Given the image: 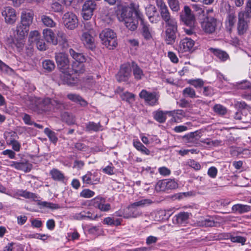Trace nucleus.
<instances>
[{"mask_svg": "<svg viewBox=\"0 0 251 251\" xmlns=\"http://www.w3.org/2000/svg\"><path fill=\"white\" fill-rule=\"evenodd\" d=\"M134 5L135 9H138L134 3H131L129 7L123 6L120 11V13L117 15L119 21L123 22L125 26L131 31H134L137 28L138 20L133 17V13L135 11L131 4Z\"/></svg>", "mask_w": 251, "mask_h": 251, "instance_id": "f257e3e1", "label": "nucleus"}, {"mask_svg": "<svg viewBox=\"0 0 251 251\" xmlns=\"http://www.w3.org/2000/svg\"><path fill=\"white\" fill-rule=\"evenodd\" d=\"M102 44L109 50H113L117 46L116 33L109 28L103 30L100 34Z\"/></svg>", "mask_w": 251, "mask_h": 251, "instance_id": "f03ea898", "label": "nucleus"}, {"mask_svg": "<svg viewBox=\"0 0 251 251\" xmlns=\"http://www.w3.org/2000/svg\"><path fill=\"white\" fill-rule=\"evenodd\" d=\"M45 110L50 111L53 110L54 112H61L67 108V104L61 99L57 97L50 99L49 98H45Z\"/></svg>", "mask_w": 251, "mask_h": 251, "instance_id": "7ed1b4c3", "label": "nucleus"}, {"mask_svg": "<svg viewBox=\"0 0 251 251\" xmlns=\"http://www.w3.org/2000/svg\"><path fill=\"white\" fill-rule=\"evenodd\" d=\"M155 3L160 16L166 25L177 22L176 20L172 17L170 10L164 0H155Z\"/></svg>", "mask_w": 251, "mask_h": 251, "instance_id": "20e7f679", "label": "nucleus"}, {"mask_svg": "<svg viewBox=\"0 0 251 251\" xmlns=\"http://www.w3.org/2000/svg\"><path fill=\"white\" fill-rule=\"evenodd\" d=\"M165 27L164 41L166 44L172 45L175 43L176 38L177 22L166 25Z\"/></svg>", "mask_w": 251, "mask_h": 251, "instance_id": "39448f33", "label": "nucleus"}, {"mask_svg": "<svg viewBox=\"0 0 251 251\" xmlns=\"http://www.w3.org/2000/svg\"><path fill=\"white\" fill-rule=\"evenodd\" d=\"M55 59L57 67L62 73H68L70 69L68 55L63 52H57L55 53Z\"/></svg>", "mask_w": 251, "mask_h": 251, "instance_id": "423d86ee", "label": "nucleus"}, {"mask_svg": "<svg viewBox=\"0 0 251 251\" xmlns=\"http://www.w3.org/2000/svg\"><path fill=\"white\" fill-rule=\"evenodd\" d=\"M139 97L143 99L149 105L154 106L159 104L158 100L160 95L158 92H150L143 89L139 94Z\"/></svg>", "mask_w": 251, "mask_h": 251, "instance_id": "0eeeda50", "label": "nucleus"}, {"mask_svg": "<svg viewBox=\"0 0 251 251\" xmlns=\"http://www.w3.org/2000/svg\"><path fill=\"white\" fill-rule=\"evenodd\" d=\"M97 7V3L93 0H88L84 2L82 8L81 15L85 20L90 19L94 11Z\"/></svg>", "mask_w": 251, "mask_h": 251, "instance_id": "6e6552de", "label": "nucleus"}, {"mask_svg": "<svg viewBox=\"0 0 251 251\" xmlns=\"http://www.w3.org/2000/svg\"><path fill=\"white\" fill-rule=\"evenodd\" d=\"M180 20L185 25L192 28L194 26L195 17L190 8L185 5L183 10L180 13Z\"/></svg>", "mask_w": 251, "mask_h": 251, "instance_id": "1a4fd4ad", "label": "nucleus"}, {"mask_svg": "<svg viewBox=\"0 0 251 251\" xmlns=\"http://www.w3.org/2000/svg\"><path fill=\"white\" fill-rule=\"evenodd\" d=\"M63 22L66 28L73 30L75 28L78 24L76 16L72 12H68L62 17Z\"/></svg>", "mask_w": 251, "mask_h": 251, "instance_id": "9d476101", "label": "nucleus"}, {"mask_svg": "<svg viewBox=\"0 0 251 251\" xmlns=\"http://www.w3.org/2000/svg\"><path fill=\"white\" fill-rule=\"evenodd\" d=\"M26 102L28 107L34 111L45 110V99L30 96L28 98Z\"/></svg>", "mask_w": 251, "mask_h": 251, "instance_id": "9b49d317", "label": "nucleus"}, {"mask_svg": "<svg viewBox=\"0 0 251 251\" xmlns=\"http://www.w3.org/2000/svg\"><path fill=\"white\" fill-rule=\"evenodd\" d=\"M131 6L133 7L135 11V16L136 18L141 21L142 36L146 40H150L151 39L152 36L149 29V25L144 22L143 18V15L140 10L139 9H135L133 4H131Z\"/></svg>", "mask_w": 251, "mask_h": 251, "instance_id": "f8f14e48", "label": "nucleus"}, {"mask_svg": "<svg viewBox=\"0 0 251 251\" xmlns=\"http://www.w3.org/2000/svg\"><path fill=\"white\" fill-rule=\"evenodd\" d=\"M131 68L129 64H124L116 75L117 80L119 82L127 81L131 76Z\"/></svg>", "mask_w": 251, "mask_h": 251, "instance_id": "ddd939ff", "label": "nucleus"}, {"mask_svg": "<svg viewBox=\"0 0 251 251\" xmlns=\"http://www.w3.org/2000/svg\"><path fill=\"white\" fill-rule=\"evenodd\" d=\"M217 26V19L212 17H206L201 23L202 29L207 33H213Z\"/></svg>", "mask_w": 251, "mask_h": 251, "instance_id": "4468645a", "label": "nucleus"}, {"mask_svg": "<svg viewBox=\"0 0 251 251\" xmlns=\"http://www.w3.org/2000/svg\"><path fill=\"white\" fill-rule=\"evenodd\" d=\"M177 183L173 179H164L158 181L156 185V189L159 191H165L177 188Z\"/></svg>", "mask_w": 251, "mask_h": 251, "instance_id": "2eb2a0df", "label": "nucleus"}, {"mask_svg": "<svg viewBox=\"0 0 251 251\" xmlns=\"http://www.w3.org/2000/svg\"><path fill=\"white\" fill-rule=\"evenodd\" d=\"M1 14L4 18L5 22L8 24H13L17 20L15 10L10 6L4 7Z\"/></svg>", "mask_w": 251, "mask_h": 251, "instance_id": "dca6fc26", "label": "nucleus"}, {"mask_svg": "<svg viewBox=\"0 0 251 251\" xmlns=\"http://www.w3.org/2000/svg\"><path fill=\"white\" fill-rule=\"evenodd\" d=\"M96 33H88V32H82L81 36V40L84 46L91 50H93L96 48L94 37Z\"/></svg>", "mask_w": 251, "mask_h": 251, "instance_id": "f3484780", "label": "nucleus"}, {"mask_svg": "<svg viewBox=\"0 0 251 251\" xmlns=\"http://www.w3.org/2000/svg\"><path fill=\"white\" fill-rule=\"evenodd\" d=\"M244 13L241 12L238 16L237 32L239 35L244 34L248 29V23L246 19Z\"/></svg>", "mask_w": 251, "mask_h": 251, "instance_id": "a211bd4d", "label": "nucleus"}, {"mask_svg": "<svg viewBox=\"0 0 251 251\" xmlns=\"http://www.w3.org/2000/svg\"><path fill=\"white\" fill-rule=\"evenodd\" d=\"M191 215V214L189 212H180L173 217V223L178 226H184L188 223Z\"/></svg>", "mask_w": 251, "mask_h": 251, "instance_id": "6ab92c4d", "label": "nucleus"}, {"mask_svg": "<svg viewBox=\"0 0 251 251\" xmlns=\"http://www.w3.org/2000/svg\"><path fill=\"white\" fill-rule=\"evenodd\" d=\"M195 45V42L191 38H185L181 39L179 42L178 51L179 52L183 53L192 50Z\"/></svg>", "mask_w": 251, "mask_h": 251, "instance_id": "aec40b11", "label": "nucleus"}, {"mask_svg": "<svg viewBox=\"0 0 251 251\" xmlns=\"http://www.w3.org/2000/svg\"><path fill=\"white\" fill-rule=\"evenodd\" d=\"M234 118L244 123H249L251 122V113L248 109H240L235 113Z\"/></svg>", "mask_w": 251, "mask_h": 251, "instance_id": "412c9836", "label": "nucleus"}, {"mask_svg": "<svg viewBox=\"0 0 251 251\" xmlns=\"http://www.w3.org/2000/svg\"><path fill=\"white\" fill-rule=\"evenodd\" d=\"M34 14L33 11L24 9L21 12L20 23L30 26L33 22Z\"/></svg>", "mask_w": 251, "mask_h": 251, "instance_id": "4be33fe9", "label": "nucleus"}, {"mask_svg": "<svg viewBox=\"0 0 251 251\" xmlns=\"http://www.w3.org/2000/svg\"><path fill=\"white\" fill-rule=\"evenodd\" d=\"M29 30V26L19 23L14 31L15 36L19 38L25 39L28 34Z\"/></svg>", "mask_w": 251, "mask_h": 251, "instance_id": "5701e85b", "label": "nucleus"}, {"mask_svg": "<svg viewBox=\"0 0 251 251\" xmlns=\"http://www.w3.org/2000/svg\"><path fill=\"white\" fill-rule=\"evenodd\" d=\"M43 34L45 40L48 43L53 45H56L58 43L57 38L55 36L53 31L50 28H46L43 30Z\"/></svg>", "mask_w": 251, "mask_h": 251, "instance_id": "b1692460", "label": "nucleus"}, {"mask_svg": "<svg viewBox=\"0 0 251 251\" xmlns=\"http://www.w3.org/2000/svg\"><path fill=\"white\" fill-rule=\"evenodd\" d=\"M100 178L97 176V173L88 172L82 177L83 182L89 185L97 184L100 182Z\"/></svg>", "mask_w": 251, "mask_h": 251, "instance_id": "393cba45", "label": "nucleus"}, {"mask_svg": "<svg viewBox=\"0 0 251 251\" xmlns=\"http://www.w3.org/2000/svg\"><path fill=\"white\" fill-rule=\"evenodd\" d=\"M57 35L59 38V44L63 50L67 49L70 47L67 36L65 33L61 31H58Z\"/></svg>", "mask_w": 251, "mask_h": 251, "instance_id": "a878e982", "label": "nucleus"}, {"mask_svg": "<svg viewBox=\"0 0 251 251\" xmlns=\"http://www.w3.org/2000/svg\"><path fill=\"white\" fill-rule=\"evenodd\" d=\"M209 50L221 61H226L229 58L228 54L225 51L212 48H210Z\"/></svg>", "mask_w": 251, "mask_h": 251, "instance_id": "bb28decb", "label": "nucleus"}, {"mask_svg": "<svg viewBox=\"0 0 251 251\" xmlns=\"http://www.w3.org/2000/svg\"><path fill=\"white\" fill-rule=\"evenodd\" d=\"M10 166L17 170H22L25 172H30L32 167V165L31 164L24 162H17L15 161L12 162Z\"/></svg>", "mask_w": 251, "mask_h": 251, "instance_id": "cd10ccee", "label": "nucleus"}, {"mask_svg": "<svg viewBox=\"0 0 251 251\" xmlns=\"http://www.w3.org/2000/svg\"><path fill=\"white\" fill-rule=\"evenodd\" d=\"M67 98L71 101L79 104L81 106L85 107L88 105V102L79 95L69 94Z\"/></svg>", "mask_w": 251, "mask_h": 251, "instance_id": "c85d7f7f", "label": "nucleus"}, {"mask_svg": "<svg viewBox=\"0 0 251 251\" xmlns=\"http://www.w3.org/2000/svg\"><path fill=\"white\" fill-rule=\"evenodd\" d=\"M131 71H132L133 76L134 78L136 80H139L141 79L144 76V74L143 73V70L140 68V67L135 62H133L132 63Z\"/></svg>", "mask_w": 251, "mask_h": 251, "instance_id": "c756f323", "label": "nucleus"}, {"mask_svg": "<svg viewBox=\"0 0 251 251\" xmlns=\"http://www.w3.org/2000/svg\"><path fill=\"white\" fill-rule=\"evenodd\" d=\"M128 212L125 211L123 213L124 218L128 219L131 218H136L142 215V212H140L136 208H129V205L127 208Z\"/></svg>", "mask_w": 251, "mask_h": 251, "instance_id": "7c9ffc66", "label": "nucleus"}, {"mask_svg": "<svg viewBox=\"0 0 251 251\" xmlns=\"http://www.w3.org/2000/svg\"><path fill=\"white\" fill-rule=\"evenodd\" d=\"M172 111L157 110L153 113L154 119L160 123H163L166 119V114H171Z\"/></svg>", "mask_w": 251, "mask_h": 251, "instance_id": "2f4dec72", "label": "nucleus"}, {"mask_svg": "<svg viewBox=\"0 0 251 251\" xmlns=\"http://www.w3.org/2000/svg\"><path fill=\"white\" fill-rule=\"evenodd\" d=\"M50 175L52 179L55 181H63L65 179L63 173L55 168H53L50 171Z\"/></svg>", "mask_w": 251, "mask_h": 251, "instance_id": "473e14b6", "label": "nucleus"}, {"mask_svg": "<svg viewBox=\"0 0 251 251\" xmlns=\"http://www.w3.org/2000/svg\"><path fill=\"white\" fill-rule=\"evenodd\" d=\"M83 62H74L72 66V74H78V75L85 72V67Z\"/></svg>", "mask_w": 251, "mask_h": 251, "instance_id": "72a5a7b5", "label": "nucleus"}, {"mask_svg": "<svg viewBox=\"0 0 251 251\" xmlns=\"http://www.w3.org/2000/svg\"><path fill=\"white\" fill-rule=\"evenodd\" d=\"M64 6L59 0H53L50 3V11L55 13H62Z\"/></svg>", "mask_w": 251, "mask_h": 251, "instance_id": "f704fd0d", "label": "nucleus"}, {"mask_svg": "<svg viewBox=\"0 0 251 251\" xmlns=\"http://www.w3.org/2000/svg\"><path fill=\"white\" fill-rule=\"evenodd\" d=\"M251 209V208L250 206L242 204H234L232 207L233 211L235 212H237L239 214L248 212L250 211Z\"/></svg>", "mask_w": 251, "mask_h": 251, "instance_id": "c9c22d12", "label": "nucleus"}, {"mask_svg": "<svg viewBox=\"0 0 251 251\" xmlns=\"http://www.w3.org/2000/svg\"><path fill=\"white\" fill-rule=\"evenodd\" d=\"M152 201L149 199H142L134 202L129 205V208H137L138 207H145L152 203Z\"/></svg>", "mask_w": 251, "mask_h": 251, "instance_id": "e433bc0d", "label": "nucleus"}, {"mask_svg": "<svg viewBox=\"0 0 251 251\" xmlns=\"http://www.w3.org/2000/svg\"><path fill=\"white\" fill-rule=\"evenodd\" d=\"M15 39L12 41L11 46L14 48H16L17 50L20 52L24 48L25 45L24 39L19 38L15 36Z\"/></svg>", "mask_w": 251, "mask_h": 251, "instance_id": "4c0bfd02", "label": "nucleus"}, {"mask_svg": "<svg viewBox=\"0 0 251 251\" xmlns=\"http://www.w3.org/2000/svg\"><path fill=\"white\" fill-rule=\"evenodd\" d=\"M72 71L70 69L68 73H63L61 75V78L65 83L68 85H72L76 82L75 79L71 75Z\"/></svg>", "mask_w": 251, "mask_h": 251, "instance_id": "58836bf2", "label": "nucleus"}, {"mask_svg": "<svg viewBox=\"0 0 251 251\" xmlns=\"http://www.w3.org/2000/svg\"><path fill=\"white\" fill-rule=\"evenodd\" d=\"M236 21V16L233 13L228 15L226 22V28L229 32H231L232 28Z\"/></svg>", "mask_w": 251, "mask_h": 251, "instance_id": "ea45409f", "label": "nucleus"}, {"mask_svg": "<svg viewBox=\"0 0 251 251\" xmlns=\"http://www.w3.org/2000/svg\"><path fill=\"white\" fill-rule=\"evenodd\" d=\"M61 119L69 125H74L75 124V117L73 115L69 112H63L61 114Z\"/></svg>", "mask_w": 251, "mask_h": 251, "instance_id": "a19ab883", "label": "nucleus"}, {"mask_svg": "<svg viewBox=\"0 0 251 251\" xmlns=\"http://www.w3.org/2000/svg\"><path fill=\"white\" fill-rule=\"evenodd\" d=\"M69 53L76 61L75 62H84L86 61V58L82 53L76 52L73 49H69Z\"/></svg>", "mask_w": 251, "mask_h": 251, "instance_id": "79ce46f5", "label": "nucleus"}, {"mask_svg": "<svg viewBox=\"0 0 251 251\" xmlns=\"http://www.w3.org/2000/svg\"><path fill=\"white\" fill-rule=\"evenodd\" d=\"M184 97L195 99L198 98V96L196 95L195 90L191 87H187L184 88L182 92Z\"/></svg>", "mask_w": 251, "mask_h": 251, "instance_id": "37998d69", "label": "nucleus"}, {"mask_svg": "<svg viewBox=\"0 0 251 251\" xmlns=\"http://www.w3.org/2000/svg\"><path fill=\"white\" fill-rule=\"evenodd\" d=\"M156 12V9L155 7L151 4L149 5L146 8V13L148 15L150 21L153 23V16Z\"/></svg>", "mask_w": 251, "mask_h": 251, "instance_id": "c03bdc74", "label": "nucleus"}, {"mask_svg": "<svg viewBox=\"0 0 251 251\" xmlns=\"http://www.w3.org/2000/svg\"><path fill=\"white\" fill-rule=\"evenodd\" d=\"M134 147L139 151H141L143 154L146 155H149L150 151L145 147L140 141H133Z\"/></svg>", "mask_w": 251, "mask_h": 251, "instance_id": "a18cd8bd", "label": "nucleus"}, {"mask_svg": "<svg viewBox=\"0 0 251 251\" xmlns=\"http://www.w3.org/2000/svg\"><path fill=\"white\" fill-rule=\"evenodd\" d=\"M171 10L173 12L180 10V2L179 0H166Z\"/></svg>", "mask_w": 251, "mask_h": 251, "instance_id": "49530a36", "label": "nucleus"}, {"mask_svg": "<svg viewBox=\"0 0 251 251\" xmlns=\"http://www.w3.org/2000/svg\"><path fill=\"white\" fill-rule=\"evenodd\" d=\"M41 21L43 24L48 27H53L56 25L55 22L50 17L47 15L41 16Z\"/></svg>", "mask_w": 251, "mask_h": 251, "instance_id": "de8ad7c7", "label": "nucleus"}, {"mask_svg": "<svg viewBox=\"0 0 251 251\" xmlns=\"http://www.w3.org/2000/svg\"><path fill=\"white\" fill-rule=\"evenodd\" d=\"M101 125L100 123H95L93 122H89L86 124V130L88 131H98L100 130Z\"/></svg>", "mask_w": 251, "mask_h": 251, "instance_id": "09e8293b", "label": "nucleus"}, {"mask_svg": "<svg viewBox=\"0 0 251 251\" xmlns=\"http://www.w3.org/2000/svg\"><path fill=\"white\" fill-rule=\"evenodd\" d=\"M43 68L48 72L52 71L55 68V64L52 60L47 59L42 62Z\"/></svg>", "mask_w": 251, "mask_h": 251, "instance_id": "8fccbe9b", "label": "nucleus"}, {"mask_svg": "<svg viewBox=\"0 0 251 251\" xmlns=\"http://www.w3.org/2000/svg\"><path fill=\"white\" fill-rule=\"evenodd\" d=\"M188 83L196 88H201L203 86L204 82L202 79L197 78L189 79Z\"/></svg>", "mask_w": 251, "mask_h": 251, "instance_id": "3c124183", "label": "nucleus"}, {"mask_svg": "<svg viewBox=\"0 0 251 251\" xmlns=\"http://www.w3.org/2000/svg\"><path fill=\"white\" fill-rule=\"evenodd\" d=\"M229 238L232 242L240 243L242 245H244L247 240L246 237L241 236H234L231 235Z\"/></svg>", "mask_w": 251, "mask_h": 251, "instance_id": "603ef678", "label": "nucleus"}, {"mask_svg": "<svg viewBox=\"0 0 251 251\" xmlns=\"http://www.w3.org/2000/svg\"><path fill=\"white\" fill-rule=\"evenodd\" d=\"M44 132L48 136L51 142L54 144L57 142L58 139L53 131L50 130L49 128H46L44 130Z\"/></svg>", "mask_w": 251, "mask_h": 251, "instance_id": "864d4df0", "label": "nucleus"}, {"mask_svg": "<svg viewBox=\"0 0 251 251\" xmlns=\"http://www.w3.org/2000/svg\"><path fill=\"white\" fill-rule=\"evenodd\" d=\"M214 112L219 115H224L227 112V109L223 105L217 104L213 107Z\"/></svg>", "mask_w": 251, "mask_h": 251, "instance_id": "5fc2aeb1", "label": "nucleus"}, {"mask_svg": "<svg viewBox=\"0 0 251 251\" xmlns=\"http://www.w3.org/2000/svg\"><path fill=\"white\" fill-rule=\"evenodd\" d=\"M83 32H88V33H96L94 29V24L91 22H86L84 23V27Z\"/></svg>", "mask_w": 251, "mask_h": 251, "instance_id": "6e6d98bb", "label": "nucleus"}, {"mask_svg": "<svg viewBox=\"0 0 251 251\" xmlns=\"http://www.w3.org/2000/svg\"><path fill=\"white\" fill-rule=\"evenodd\" d=\"M38 204L39 205L48 207L52 209H56L60 207V206L57 204H54L47 201H39L38 202Z\"/></svg>", "mask_w": 251, "mask_h": 251, "instance_id": "4d7b16f0", "label": "nucleus"}, {"mask_svg": "<svg viewBox=\"0 0 251 251\" xmlns=\"http://www.w3.org/2000/svg\"><path fill=\"white\" fill-rule=\"evenodd\" d=\"M103 202H105V199L102 197H96L91 200L92 205L98 209H99Z\"/></svg>", "mask_w": 251, "mask_h": 251, "instance_id": "13d9d810", "label": "nucleus"}, {"mask_svg": "<svg viewBox=\"0 0 251 251\" xmlns=\"http://www.w3.org/2000/svg\"><path fill=\"white\" fill-rule=\"evenodd\" d=\"M94 195V192L90 189H84L80 193V196L85 198H92Z\"/></svg>", "mask_w": 251, "mask_h": 251, "instance_id": "bf43d9fd", "label": "nucleus"}, {"mask_svg": "<svg viewBox=\"0 0 251 251\" xmlns=\"http://www.w3.org/2000/svg\"><path fill=\"white\" fill-rule=\"evenodd\" d=\"M29 40L31 42L34 43L37 40L40 39L39 33L37 30L31 31L29 34Z\"/></svg>", "mask_w": 251, "mask_h": 251, "instance_id": "052dcab7", "label": "nucleus"}, {"mask_svg": "<svg viewBox=\"0 0 251 251\" xmlns=\"http://www.w3.org/2000/svg\"><path fill=\"white\" fill-rule=\"evenodd\" d=\"M21 196L25 198L32 199L34 201H36V199L38 198L37 196L35 194L26 191H23Z\"/></svg>", "mask_w": 251, "mask_h": 251, "instance_id": "680f3d73", "label": "nucleus"}, {"mask_svg": "<svg viewBox=\"0 0 251 251\" xmlns=\"http://www.w3.org/2000/svg\"><path fill=\"white\" fill-rule=\"evenodd\" d=\"M36 44L37 48L40 50H45L47 49V46L43 39H39L34 42Z\"/></svg>", "mask_w": 251, "mask_h": 251, "instance_id": "e2e57ef3", "label": "nucleus"}, {"mask_svg": "<svg viewBox=\"0 0 251 251\" xmlns=\"http://www.w3.org/2000/svg\"><path fill=\"white\" fill-rule=\"evenodd\" d=\"M244 13L246 18H250L251 17V0H247L245 11Z\"/></svg>", "mask_w": 251, "mask_h": 251, "instance_id": "0e129e2a", "label": "nucleus"}, {"mask_svg": "<svg viewBox=\"0 0 251 251\" xmlns=\"http://www.w3.org/2000/svg\"><path fill=\"white\" fill-rule=\"evenodd\" d=\"M22 119L26 125L31 126L34 124V122L32 120L31 116L27 114H25Z\"/></svg>", "mask_w": 251, "mask_h": 251, "instance_id": "69168bd1", "label": "nucleus"}, {"mask_svg": "<svg viewBox=\"0 0 251 251\" xmlns=\"http://www.w3.org/2000/svg\"><path fill=\"white\" fill-rule=\"evenodd\" d=\"M9 144L12 146V149L16 151H19L20 149L21 145L20 143L15 139H11L9 140Z\"/></svg>", "mask_w": 251, "mask_h": 251, "instance_id": "338daca9", "label": "nucleus"}, {"mask_svg": "<svg viewBox=\"0 0 251 251\" xmlns=\"http://www.w3.org/2000/svg\"><path fill=\"white\" fill-rule=\"evenodd\" d=\"M218 173L217 168L215 167H211L208 170L207 174L211 178L216 177Z\"/></svg>", "mask_w": 251, "mask_h": 251, "instance_id": "774afa93", "label": "nucleus"}]
</instances>
